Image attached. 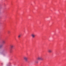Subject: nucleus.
I'll return each mask as SVG.
<instances>
[{"instance_id": "f257e3e1", "label": "nucleus", "mask_w": 66, "mask_h": 66, "mask_svg": "<svg viewBox=\"0 0 66 66\" xmlns=\"http://www.w3.org/2000/svg\"><path fill=\"white\" fill-rule=\"evenodd\" d=\"M38 60H39V61H43V59L42 57H39L37 58V59Z\"/></svg>"}, {"instance_id": "7ed1b4c3", "label": "nucleus", "mask_w": 66, "mask_h": 66, "mask_svg": "<svg viewBox=\"0 0 66 66\" xmlns=\"http://www.w3.org/2000/svg\"><path fill=\"white\" fill-rule=\"evenodd\" d=\"M31 36L32 37V38H35V35L34 34H32Z\"/></svg>"}, {"instance_id": "39448f33", "label": "nucleus", "mask_w": 66, "mask_h": 66, "mask_svg": "<svg viewBox=\"0 0 66 66\" xmlns=\"http://www.w3.org/2000/svg\"><path fill=\"white\" fill-rule=\"evenodd\" d=\"M10 47L11 49H12L14 47V45H10Z\"/></svg>"}, {"instance_id": "f03ea898", "label": "nucleus", "mask_w": 66, "mask_h": 66, "mask_svg": "<svg viewBox=\"0 0 66 66\" xmlns=\"http://www.w3.org/2000/svg\"><path fill=\"white\" fill-rule=\"evenodd\" d=\"M23 59L26 62H27V61H28V59L27 57L25 56L24 57Z\"/></svg>"}, {"instance_id": "6e6552de", "label": "nucleus", "mask_w": 66, "mask_h": 66, "mask_svg": "<svg viewBox=\"0 0 66 66\" xmlns=\"http://www.w3.org/2000/svg\"><path fill=\"white\" fill-rule=\"evenodd\" d=\"M2 47V45H0V48H1V47Z\"/></svg>"}, {"instance_id": "20e7f679", "label": "nucleus", "mask_w": 66, "mask_h": 66, "mask_svg": "<svg viewBox=\"0 0 66 66\" xmlns=\"http://www.w3.org/2000/svg\"><path fill=\"white\" fill-rule=\"evenodd\" d=\"M48 51L49 53H51V52H52V50L51 49L48 50Z\"/></svg>"}, {"instance_id": "423d86ee", "label": "nucleus", "mask_w": 66, "mask_h": 66, "mask_svg": "<svg viewBox=\"0 0 66 66\" xmlns=\"http://www.w3.org/2000/svg\"><path fill=\"white\" fill-rule=\"evenodd\" d=\"M21 35H19L18 36V37L19 38H20V37L21 36Z\"/></svg>"}, {"instance_id": "1a4fd4ad", "label": "nucleus", "mask_w": 66, "mask_h": 66, "mask_svg": "<svg viewBox=\"0 0 66 66\" xmlns=\"http://www.w3.org/2000/svg\"><path fill=\"white\" fill-rule=\"evenodd\" d=\"M38 63V61H37L36 62V63Z\"/></svg>"}, {"instance_id": "0eeeda50", "label": "nucleus", "mask_w": 66, "mask_h": 66, "mask_svg": "<svg viewBox=\"0 0 66 66\" xmlns=\"http://www.w3.org/2000/svg\"><path fill=\"white\" fill-rule=\"evenodd\" d=\"M3 44H5V41H3L2 42Z\"/></svg>"}]
</instances>
